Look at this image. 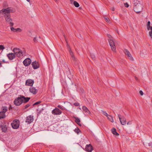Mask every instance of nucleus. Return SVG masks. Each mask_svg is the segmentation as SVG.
<instances>
[{
	"label": "nucleus",
	"mask_w": 152,
	"mask_h": 152,
	"mask_svg": "<svg viewBox=\"0 0 152 152\" xmlns=\"http://www.w3.org/2000/svg\"><path fill=\"white\" fill-rule=\"evenodd\" d=\"M24 54L23 52H22L21 50L20 51H19L18 53L16 54V56L18 57H20L23 56Z\"/></svg>",
	"instance_id": "19"
},
{
	"label": "nucleus",
	"mask_w": 152,
	"mask_h": 152,
	"mask_svg": "<svg viewBox=\"0 0 152 152\" xmlns=\"http://www.w3.org/2000/svg\"><path fill=\"white\" fill-rule=\"evenodd\" d=\"M86 150L88 152H91L93 150V148L91 144L87 145L86 146Z\"/></svg>",
	"instance_id": "12"
},
{
	"label": "nucleus",
	"mask_w": 152,
	"mask_h": 152,
	"mask_svg": "<svg viewBox=\"0 0 152 152\" xmlns=\"http://www.w3.org/2000/svg\"><path fill=\"white\" fill-rule=\"evenodd\" d=\"M124 52L125 55L127 56L128 58L131 61H133L134 60L132 56L130 53L127 49H125L124 50Z\"/></svg>",
	"instance_id": "8"
},
{
	"label": "nucleus",
	"mask_w": 152,
	"mask_h": 152,
	"mask_svg": "<svg viewBox=\"0 0 152 152\" xmlns=\"http://www.w3.org/2000/svg\"><path fill=\"white\" fill-rule=\"evenodd\" d=\"M111 10L113 11H114L115 10L114 8V7H112L111 8Z\"/></svg>",
	"instance_id": "48"
},
{
	"label": "nucleus",
	"mask_w": 152,
	"mask_h": 152,
	"mask_svg": "<svg viewBox=\"0 0 152 152\" xmlns=\"http://www.w3.org/2000/svg\"><path fill=\"white\" fill-rule=\"evenodd\" d=\"M74 131L77 134H78L79 132H81L80 130L77 127L75 130Z\"/></svg>",
	"instance_id": "30"
},
{
	"label": "nucleus",
	"mask_w": 152,
	"mask_h": 152,
	"mask_svg": "<svg viewBox=\"0 0 152 152\" xmlns=\"http://www.w3.org/2000/svg\"><path fill=\"white\" fill-rule=\"evenodd\" d=\"M10 107H9V110H10L11 109H12V107L11 106V105L10 106Z\"/></svg>",
	"instance_id": "51"
},
{
	"label": "nucleus",
	"mask_w": 152,
	"mask_h": 152,
	"mask_svg": "<svg viewBox=\"0 0 152 152\" xmlns=\"http://www.w3.org/2000/svg\"><path fill=\"white\" fill-rule=\"evenodd\" d=\"M104 18L105 21L107 23H109L110 22V20L108 17H106V16H104Z\"/></svg>",
	"instance_id": "29"
},
{
	"label": "nucleus",
	"mask_w": 152,
	"mask_h": 152,
	"mask_svg": "<svg viewBox=\"0 0 152 152\" xmlns=\"http://www.w3.org/2000/svg\"><path fill=\"white\" fill-rule=\"evenodd\" d=\"M149 35L152 38V31H151L149 32Z\"/></svg>",
	"instance_id": "42"
},
{
	"label": "nucleus",
	"mask_w": 152,
	"mask_h": 152,
	"mask_svg": "<svg viewBox=\"0 0 152 152\" xmlns=\"http://www.w3.org/2000/svg\"><path fill=\"white\" fill-rule=\"evenodd\" d=\"M150 22L149 21H148L147 23V29L148 30H149L150 29Z\"/></svg>",
	"instance_id": "31"
},
{
	"label": "nucleus",
	"mask_w": 152,
	"mask_h": 152,
	"mask_svg": "<svg viewBox=\"0 0 152 152\" xmlns=\"http://www.w3.org/2000/svg\"><path fill=\"white\" fill-rule=\"evenodd\" d=\"M134 11L137 13H139L141 12L142 10L141 5L136 2H134Z\"/></svg>",
	"instance_id": "2"
},
{
	"label": "nucleus",
	"mask_w": 152,
	"mask_h": 152,
	"mask_svg": "<svg viewBox=\"0 0 152 152\" xmlns=\"http://www.w3.org/2000/svg\"><path fill=\"white\" fill-rule=\"evenodd\" d=\"M150 29H151V31H152V26L151 27V26H150Z\"/></svg>",
	"instance_id": "54"
},
{
	"label": "nucleus",
	"mask_w": 152,
	"mask_h": 152,
	"mask_svg": "<svg viewBox=\"0 0 152 152\" xmlns=\"http://www.w3.org/2000/svg\"><path fill=\"white\" fill-rule=\"evenodd\" d=\"M58 107L62 110H64V108L62 107L61 105H58Z\"/></svg>",
	"instance_id": "36"
},
{
	"label": "nucleus",
	"mask_w": 152,
	"mask_h": 152,
	"mask_svg": "<svg viewBox=\"0 0 152 152\" xmlns=\"http://www.w3.org/2000/svg\"><path fill=\"white\" fill-rule=\"evenodd\" d=\"M69 51L71 56L72 60L75 62V63H77V60L74 55L73 52L72 51L71 49H70V50H69Z\"/></svg>",
	"instance_id": "7"
},
{
	"label": "nucleus",
	"mask_w": 152,
	"mask_h": 152,
	"mask_svg": "<svg viewBox=\"0 0 152 152\" xmlns=\"http://www.w3.org/2000/svg\"><path fill=\"white\" fill-rule=\"evenodd\" d=\"M34 80L31 79H28L26 81V85L32 86L34 83Z\"/></svg>",
	"instance_id": "11"
},
{
	"label": "nucleus",
	"mask_w": 152,
	"mask_h": 152,
	"mask_svg": "<svg viewBox=\"0 0 152 152\" xmlns=\"http://www.w3.org/2000/svg\"><path fill=\"white\" fill-rule=\"evenodd\" d=\"M2 62H3L4 63H6V62L5 61V60L4 59L2 60Z\"/></svg>",
	"instance_id": "50"
},
{
	"label": "nucleus",
	"mask_w": 152,
	"mask_h": 152,
	"mask_svg": "<svg viewBox=\"0 0 152 152\" xmlns=\"http://www.w3.org/2000/svg\"><path fill=\"white\" fill-rule=\"evenodd\" d=\"M1 66H2L1 64V62H0V67H1Z\"/></svg>",
	"instance_id": "55"
},
{
	"label": "nucleus",
	"mask_w": 152,
	"mask_h": 152,
	"mask_svg": "<svg viewBox=\"0 0 152 152\" xmlns=\"http://www.w3.org/2000/svg\"><path fill=\"white\" fill-rule=\"evenodd\" d=\"M29 91L34 94H36L38 92V90L35 88L31 87L29 88Z\"/></svg>",
	"instance_id": "16"
},
{
	"label": "nucleus",
	"mask_w": 152,
	"mask_h": 152,
	"mask_svg": "<svg viewBox=\"0 0 152 152\" xmlns=\"http://www.w3.org/2000/svg\"><path fill=\"white\" fill-rule=\"evenodd\" d=\"M1 129L2 132H6L7 129V127L6 125L3 124L1 126Z\"/></svg>",
	"instance_id": "18"
},
{
	"label": "nucleus",
	"mask_w": 152,
	"mask_h": 152,
	"mask_svg": "<svg viewBox=\"0 0 152 152\" xmlns=\"http://www.w3.org/2000/svg\"><path fill=\"white\" fill-rule=\"evenodd\" d=\"M75 106H77L79 105V104L78 102H75L74 104Z\"/></svg>",
	"instance_id": "40"
},
{
	"label": "nucleus",
	"mask_w": 152,
	"mask_h": 152,
	"mask_svg": "<svg viewBox=\"0 0 152 152\" xmlns=\"http://www.w3.org/2000/svg\"><path fill=\"white\" fill-rule=\"evenodd\" d=\"M64 35V38H65V40L66 41V44H67V48L69 49V50H70V49H71L70 47V46L69 45L68 43V41H67V40L66 38V37L65 36V35L64 34L63 35Z\"/></svg>",
	"instance_id": "25"
},
{
	"label": "nucleus",
	"mask_w": 152,
	"mask_h": 152,
	"mask_svg": "<svg viewBox=\"0 0 152 152\" xmlns=\"http://www.w3.org/2000/svg\"><path fill=\"white\" fill-rule=\"evenodd\" d=\"M79 126H81V124L80 123H79L77 124Z\"/></svg>",
	"instance_id": "53"
},
{
	"label": "nucleus",
	"mask_w": 152,
	"mask_h": 152,
	"mask_svg": "<svg viewBox=\"0 0 152 152\" xmlns=\"http://www.w3.org/2000/svg\"><path fill=\"white\" fill-rule=\"evenodd\" d=\"M107 36L109 38V39H113V38L109 34H107Z\"/></svg>",
	"instance_id": "39"
},
{
	"label": "nucleus",
	"mask_w": 152,
	"mask_h": 152,
	"mask_svg": "<svg viewBox=\"0 0 152 152\" xmlns=\"http://www.w3.org/2000/svg\"><path fill=\"white\" fill-rule=\"evenodd\" d=\"M22 100L21 95L20 97L17 98L14 101V104L16 106L20 105L22 103Z\"/></svg>",
	"instance_id": "3"
},
{
	"label": "nucleus",
	"mask_w": 152,
	"mask_h": 152,
	"mask_svg": "<svg viewBox=\"0 0 152 152\" xmlns=\"http://www.w3.org/2000/svg\"><path fill=\"white\" fill-rule=\"evenodd\" d=\"M31 59L28 58H26L23 62V64L25 66H29L31 63Z\"/></svg>",
	"instance_id": "10"
},
{
	"label": "nucleus",
	"mask_w": 152,
	"mask_h": 152,
	"mask_svg": "<svg viewBox=\"0 0 152 152\" xmlns=\"http://www.w3.org/2000/svg\"><path fill=\"white\" fill-rule=\"evenodd\" d=\"M28 2H29L30 1V0H26Z\"/></svg>",
	"instance_id": "56"
},
{
	"label": "nucleus",
	"mask_w": 152,
	"mask_h": 152,
	"mask_svg": "<svg viewBox=\"0 0 152 152\" xmlns=\"http://www.w3.org/2000/svg\"><path fill=\"white\" fill-rule=\"evenodd\" d=\"M148 145L149 146L152 148V142H151L148 143Z\"/></svg>",
	"instance_id": "44"
},
{
	"label": "nucleus",
	"mask_w": 152,
	"mask_h": 152,
	"mask_svg": "<svg viewBox=\"0 0 152 152\" xmlns=\"http://www.w3.org/2000/svg\"><path fill=\"white\" fill-rule=\"evenodd\" d=\"M10 8L8 7L7 9H3L0 10V13H2V14L4 15L6 20L8 22H9L10 26L12 27L13 26L14 23L11 22L12 19L10 18Z\"/></svg>",
	"instance_id": "1"
},
{
	"label": "nucleus",
	"mask_w": 152,
	"mask_h": 152,
	"mask_svg": "<svg viewBox=\"0 0 152 152\" xmlns=\"http://www.w3.org/2000/svg\"><path fill=\"white\" fill-rule=\"evenodd\" d=\"M73 0H70L71 4H72V2H73Z\"/></svg>",
	"instance_id": "49"
},
{
	"label": "nucleus",
	"mask_w": 152,
	"mask_h": 152,
	"mask_svg": "<svg viewBox=\"0 0 152 152\" xmlns=\"http://www.w3.org/2000/svg\"><path fill=\"white\" fill-rule=\"evenodd\" d=\"M135 80H138V78H137V77H135Z\"/></svg>",
	"instance_id": "52"
},
{
	"label": "nucleus",
	"mask_w": 152,
	"mask_h": 152,
	"mask_svg": "<svg viewBox=\"0 0 152 152\" xmlns=\"http://www.w3.org/2000/svg\"><path fill=\"white\" fill-rule=\"evenodd\" d=\"M5 48L3 45H0V50H3Z\"/></svg>",
	"instance_id": "37"
},
{
	"label": "nucleus",
	"mask_w": 152,
	"mask_h": 152,
	"mask_svg": "<svg viewBox=\"0 0 152 152\" xmlns=\"http://www.w3.org/2000/svg\"><path fill=\"white\" fill-rule=\"evenodd\" d=\"M139 93H140V94L141 96H142L143 95V92H142V91L140 90V91Z\"/></svg>",
	"instance_id": "45"
},
{
	"label": "nucleus",
	"mask_w": 152,
	"mask_h": 152,
	"mask_svg": "<svg viewBox=\"0 0 152 152\" xmlns=\"http://www.w3.org/2000/svg\"><path fill=\"white\" fill-rule=\"evenodd\" d=\"M52 113L54 115H59L62 112L58 108H56L52 111Z\"/></svg>",
	"instance_id": "9"
},
{
	"label": "nucleus",
	"mask_w": 152,
	"mask_h": 152,
	"mask_svg": "<svg viewBox=\"0 0 152 152\" xmlns=\"http://www.w3.org/2000/svg\"><path fill=\"white\" fill-rule=\"evenodd\" d=\"M107 117L108 119L111 122H113V119L112 117L109 115Z\"/></svg>",
	"instance_id": "26"
},
{
	"label": "nucleus",
	"mask_w": 152,
	"mask_h": 152,
	"mask_svg": "<svg viewBox=\"0 0 152 152\" xmlns=\"http://www.w3.org/2000/svg\"><path fill=\"white\" fill-rule=\"evenodd\" d=\"M108 41L110 45L112 50L113 51H115L116 50V47L115 45V43L113 39H108Z\"/></svg>",
	"instance_id": "5"
},
{
	"label": "nucleus",
	"mask_w": 152,
	"mask_h": 152,
	"mask_svg": "<svg viewBox=\"0 0 152 152\" xmlns=\"http://www.w3.org/2000/svg\"><path fill=\"white\" fill-rule=\"evenodd\" d=\"M73 4L74 6L77 7H78L79 6V4L76 1H73Z\"/></svg>",
	"instance_id": "27"
},
{
	"label": "nucleus",
	"mask_w": 152,
	"mask_h": 152,
	"mask_svg": "<svg viewBox=\"0 0 152 152\" xmlns=\"http://www.w3.org/2000/svg\"><path fill=\"white\" fill-rule=\"evenodd\" d=\"M82 109L86 113L88 114L90 113V111L86 106H83L82 107Z\"/></svg>",
	"instance_id": "21"
},
{
	"label": "nucleus",
	"mask_w": 152,
	"mask_h": 152,
	"mask_svg": "<svg viewBox=\"0 0 152 152\" xmlns=\"http://www.w3.org/2000/svg\"><path fill=\"white\" fill-rule=\"evenodd\" d=\"M36 37H35L33 39V40L34 42H37V39H36Z\"/></svg>",
	"instance_id": "43"
},
{
	"label": "nucleus",
	"mask_w": 152,
	"mask_h": 152,
	"mask_svg": "<svg viewBox=\"0 0 152 152\" xmlns=\"http://www.w3.org/2000/svg\"><path fill=\"white\" fill-rule=\"evenodd\" d=\"M74 118L75 119V122L77 123H80V121L79 118H78L76 117H74Z\"/></svg>",
	"instance_id": "28"
},
{
	"label": "nucleus",
	"mask_w": 152,
	"mask_h": 152,
	"mask_svg": "<svg viewBox=\"0 0 152 152\" xmlns=\"http://www.w3.org/2000/svg\"><path fill=\"white\" fill-rule=\"evenodd\" d=\"M21 98L23 100L22 103H26L30 99V97H25L23 96H21Z\"/></svg>",
	"instance_id": "17"
},
{
	"label": "nucleus",
	"mask_w": 152,
	"mask_h": 152,
	"mask_svg": "<svg viewBox=\"0 0 152 152\" xmlns=\"http://www.w3.org/2000/svg\"><path fill=\"white\" fill-rule=\"evenodd\" d=\"M31 65L34 69H36L39 67L38 62L36 61L33 62Z\"/></svg>",
	"instance_id": "13"
},
{
	"label": "nucleus",
	"mask_w": 152,
	"mask_h": 152,
	"mask_svg": "<svg viewBox=\"0 0 152 152\" xmlns=\"http://www.w3.org/2000/svg\"><path fill=\"white\" fill-rule=\"evenodd\" d=\"M30 106V105L28 104H27L24 107H25V109H26L27 108H28V107H29Z\"/></svg>",
	"instance_id": "38"
},
{
	"label": "nucleus",
	"mask_w": 152,
	"mask_h": 152,
	"mask_svg": "<svg viewBox=\"0 0 152 152\" xmlns=\"http://www.w3.org/2000/svg\"><path fill=\"white\" fill-rule=\"evenodd\" d=\"M91 56L93 60H94L95 59V56L94 54H91Z\"/></svg>",
	"instance_id": "34"
},
{
	"label": "nucleus",
	"mask_w": 152,
	"mask_h": 152,
	"mask_svg": "<svg viewBox=\"0 0 152 152\" xmlns=\"http://www.w3.org/2000/svg\"><path fill=\"white\" fill-rule=\"evenodd\" d=\"M41 102L40 101L37 102H35L34 104H33V105L34 106L35 105L38 104H40Z\"/></svg>",
	"instance_id": "35"
},
{
	"label": "nucleus",
	"mask_w": 152,
	"mask_h": 152,
	"mask_svg": "<svg viewBox=\"0 0 152 152\" xmlns=\"http://www.w3.org/2000/svg\"><path fill=\"white\" fill-rule=\"evenodd\" d=\"M118 116L121 124L123 125H125L126 124V120L124 116H121L120 114H118Z\"/></svg>",
	"instance_id": "6"
},
{
	"label": "nucleus",
	"mask_w": 152,
	"mask_h": 152,
	"mask_svg": "<svg viewBox=\"0 0 152 152\" xmlns=\"http://www.w3.org/2000/svg\"><path fill=\"white\" fill-rule=\"evenodd\" d=\"M11 30L14 32H16V29L15 28L13 27H11Z\"/></svg>",
	"instance_id": "33"
},
{
	"label": "nucleus",
	"mask_w": 152,
	"mask_h": 152,
	"mask_svg": "<svg viewBox=\"0 0 152 152\" xmlns=\"http://www.w3.org/2000/svg\"><path fill=\"white\" fill-rule=\"evenodd\" d=\"M11 125L14 129L18 128L19 126V121L18 120L15 119L13 121L11 124Z\"/></svg>",
	"instance_id": "4"
},
{
	"label": "nucleus",
	"mask_w": 152,
	"mask_h": 152,
	"mask_svg": "<svg viewBox=\"0 0 152 152\" xmlns=\"http://www.w3.org/2000/svg\"><path fill=\"white\" fill-rule=\"evenodd\" d=\"M33 116L29 115L27 117L26 122L28 124H30L33 121Z\"/></svg>",
	"instance_id": "14"
},
{
	"label": "nucleus",
	"mask_w": 152,
	"mask_h": 152,
	"mask_svg": "<svg viewBox=\"0 0 152 152\" xmlns=\"http://www.w3.org/2000/svg\"><path fill=\"white\" fill-rule=\"evenodd\" d=\"M7 56L10 60H12L16 57L15 54L13 53H10L7 55Z\"/></svg>",
	"instance_id": "15"
},
{
	"label": "nucleus",
	"mask_w": 152,
	"mask_h": 152,
	"mask_svg": "<svg viewBox=\"0 0 152 152\" xmlns=\"http://www.w3.org/2000/svg\"><path fill=\"white\" fill-rule=\"evenodd\" d=\"M111 132L112 133L115 135L117 136L119 135V134L117 132L116 129L114 128L111 129Z\"/></svg>",
	"instance_id": "20"
},
{
	"label": "nucleus",
	"mask_w": 152,
	"mask_h": 152,
	"mask_svg": "<svg viewBox=\"0 0 152 152\" xmlns=\"http://www.w3.org/2000/svg\"><path fill=\"white\" fill-rule=\"evenodd\" d=\"M22 31V30L20 28H16V31L21 32Z\"/></svg>",
	"instance_id": "41"
},
{
	"label": "nucleus",
	"mask_w": 152,
	"mask_h": 152,
	"mask_svg": "<svg viewBox=\"0 0 152 152\" xmlns=\"http://www.w3.org/2000/svg\"><path fill=\"white\" fill-rule=\"evenodd\" d=\"M101 112L104 115H105L106 116H108V115L107 113L106 112L102 110H101Z\"/></svg>",
	"instance_id": "32"
},
{
	"label": "nucleus",
	"mask_w": 152,
	"mask_h": 152,
	"mask_svg": "<svg viewBox=\"0 0 152 152\" xmlns=\"http://www.w3.org/2000/svg\"><path fill=\"white\" fill-rule=\"evenodd\" d=\"M39 38H40V36H39Z\"/></svg>",
	"instance_id": "57"
},
{
	"label": "nucleus",
	"mask_w": 152,
	"mask_h": 152,
	"mask_svg": "<svg viewBox=\"0 0 152 152\" xmlns=\"http://www.w3.org/2000/svg\"><path fill=\"white\" fill-rule=\"evenodd\" d=\"M20 50H21L19 48H14L13 50V51L14 52V54H15L16 56V54L18 53L19 51H20Z\"/></svg>",
	"instance_id": "22"
},
{
	"label": "nucleus",
	"mask_w": 152,
	"mask_h": 152,
	"mask_svg": "<svg viewBox=\"0 0 152 152\" xmlns=\"http://www.w3.org/2000/svg\"><path fill=\"white\" fill-rule=\"evenodd\" d=\"M5 117V113L2 111L0 112V119L4 118Z\"/></svg>",
	"instance_id": "23"
},
{
	"label": "nucleus",
	"mask_w": 152,
	"mask_h": 152,
	"mask_svg": "<svg viewBox=\"0 0 152 152\" xmlns=\"http://www.w3.org/2000/svg\"><path fill=\"white\" fill-rule=\"evenodd\" d=\"M127 125L131 124V121H128L127 123Z\"/></svg>",
	"instance_id": "47"
},
{
	"label": "nucleus",
	"mask_w": 152,
	"mask_h": 152,
	"mask_svg": "<svg viewBox=\"0 0 152 152\" xmlns=\"http://www.w3.org/2000/svg\"><path fill=\"white\" fill-rule=\"evenodd\" d=\"M125 6L126 7H128L129 6V5L127 3H126L125 4Z\"/></svg>",
	"instance_id": "46"
},
{
	"label": "nucleus",
	"mask_w": 152,
	"mask_h": 152,
	"mask_svg": "<svg viewBox=\"0 0 152 152\" xmlns=\"http://www.w3.org/2000/svg\"><path fill=\"white\" fill-rule=\"evenodd\" d=\"M1 109L2 110L1 111L5 113L7 110V108L6 106H2L1 107Z\"/></svg>",
	"instance_id": "24"
}]
</instances>
